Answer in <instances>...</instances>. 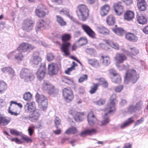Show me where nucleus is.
<instances>
[{"label": "nucleus", "instance_id": "nucleus-1", "mask_svg": "<svg viewBox=\"0 0 148 148\" xmlns=\"http://www.w3.org/2000/svg\"><path fill=\"white\" fill-rule=\"evenodd\" d=\"M78 9L76 12L78 17L82 21H85L89 15V11L87 7L82 4L78 6Z\"/></svg>", "mask_w": 148, "mask_h": 148}, {"label": "nucleus", "instance_id": "nucleus-2", "mask_svg": "<svg viewBox=\"0 0 148 148\" xmlns=\"http://www.w3.org/2000/svg\"><path fill=\"white\" fill-rule=\"evenodd\" d=\"M36 98L40 108L42 110H46L47 108L48 105L47 97L43 95H40L37 93L36 95Z\"/></svg>", "mask_w": 148, "mask_h": 148}, {"label": "nucleus", "instance_id": "nucleus-3", "mask_svg": "<svg viewBox=\"0 0 148 148\" xmlns=\"http://www.w3.org/2000/svg\"><path fill=\"white\" fill-rule=\"evenodd\" d=\"M139 77V75L135 70L134 69L128 70L126 73L125 80L131 81L132 83L134 84L136 82Z\"/></svg>", "mask_w": 148, "mask_h": 148}, {"label": "nucleus", "instance_id": "nucleus-4", "mask_svg": "<svg viewBox=\"0 0 148 148\" xmlns=\"http://www.w3.org/2000/svg\"><path fill=\"white\" fill-rule=\"evenodd\" d=\"M62 96L65 101L67 103L71 102L74 98L73 92L69 87L64 88L62 90Z\"/></svg>", "mask_w": 148, "mask_h": 148}, {"label": "nucleus", "instance_id": "nucleus-5", "mask_svg": "<svg viewBox=\"0 0 148 148\" xmlns=\"http://www.w3.org/2000/svg\"><path fill=\"white\" fill-rule=\"evenodd\" d=\"M42 86L44 89L46 90L49 95L55 96L58 94L57 91L55 88L54 86L48 82L44 81L43 84Z\"/></svg>", "mask_w": 148, "mask_h": 148}, {"label": "nucleus", "instance_id": "nucleus-6", "mask_svg": "<svg viewBox=\"0 0 148 148\" xmlns=\"http://www.w3.org/2000/svg\"><path fill=\"white\" fill-rule=\"evenodd\" d=\"M116 96L115 95H112L110 99V102L107 104V107L106 110L108 113L115 112L116 110L115 108L116 103Z\"/></svg>", "mask_w": 148, "mask_h": 148}, {"label": "nucleus", "instance_id": "nucleus-7", "mask_svg": "<svg viewBox=\"0 0 148 148\" xmlns=\"http://www.w3.org/2000/svg\"><path fill=\"white\" fill-rule=\"evenodd\" d=\"M50 23L49 20H41L37 23L36 27V29L37 33L42 32L45 28L48 26Z\"/></svg>", "mask_w": 148, "mask_h": 148}, {"label": "nucleus", "instance_id": "nucleus-8", "mask_svg": "<svg viewBox=\"0 0 148 148\" xmlns=\"http://www.w3.org/2000/svg\"><path fill=\"white\" fill-rule=\"evenodd\" d=\"M142 105L143 103L141 101L136 103L135 106L130 105L127 108V112L129 114H131L137 110L139 111L141 109Z\"/></svg>", "mask_w": 148, "mask_h": 148}, {"label": "nucleus", "instance_id": "nucleus-9", "mask_svg": "<svg viewBox=\"0 0 148 148\" xmlns=\"http://www.w3.org/2000/svg\"><path fill=\"white\" fill-rule=\"evenodd\" d=\"M34 25V23L32 20L27 18L24 21L23 23L22 28L23 30L29 32L32 29Z\"/></svg>", "mask_w": 148, "mask_h": 148}, {"label": "nucleus", "instance_id": "nucleus-10", "mask_svg": "<svg viewBox=\"0 0 148 148\" xmlns=\"http://www.w3.org/2000/svg\"><path fill=\"white\" fill-rule=\"evenodd\" d=\"M45 10L46 7L44 5L42 4L38 5L35 11L36 15L39 17H43L46 14L45 11Z\"/></svg>", "mask_w": 148, "mask_h": 148}, {"label": "nucleus", "instance_id": "nucleus-11", "mask_svg": "<svg viewBox=\"0 0 148 148\" xmlns=\"http://www.w3.org/2000/svg\"><path fill=\"white\" fill-rule=\"evenodd\" d=\"M15 104H16V102L13 101H11L10 102V105L8 108V112L11 115L17 116L19 114L17 113L18 108Z\"/></svg>", "mask_w": 148, "mask_h": 148}, {"label": "nucleus", "instance_id": "nucleus-12", "mask_svg": "<svg viewBox=\"0 0 148 148\" xmlns=\"http://www.w3.org/2000/svg\"><path fill=\"white\" fill-rule=\"evenodd\" d=\"M46 71L45 64H41L37 73L36 75L38 78L40 80L42 79L45 76Z\"/></svg>", "mask_w": 148, "mask_h": 148}, {"label": "nucleus", "instance_id": "nucleus-13", "mask_svg": "<svg viewBox=\"0 0 148 148\" xmlns=\"http://www.w3.org/2000/svg\"><path fill=\"white\" fill-rule=\"evenodd\" d=\"M20 76L21 78L24 79L25 80H29L32 77L30 71L27 69L24 68L21 70L20 72Z\"/></svg>", "mask_w": 148, "mask_h": 148}, {"label": "nucleus", "instance_id": "nucleus-14", "mask_svg": "<svg viewBox=\"0 0 148 148\" xmlns=\"http://www.w3.org/2000/svg\"><path fill=\"white\" fill-rule=\"evenodd\" d=\"M113 6L115 12L117 15L120 16L123 14L124 11V8L122 5L121 2L114 3Z\"/></svg>", "mask_w": 148, "mask_h": 148}, {"label": "nucleus", "instance_id": "nucleus-15", "mask_svg": "<svg viewBox=\"0 0 148 148\" xmlns=\"http://www.w3.org/2000/svg\"><path fill=\"white\" fill-rule=\"evenodd\" d=\"M48 70L49 73L56 74L58 71V67L56 64L51 63L48 65Z\"/></svg>", "mask_w": 148, "mask_h": 148}, {"label": "nucleus", "instance_id": "nucleus-16", "mask_svg": "<svg viewBox=\"0 0 148 148\" xmlns=\"http://www.w3.org/2000/svg\"><path fill=\"white\" fill-rule=\"evenodd\" d=\"M114 59L116 63L119 64L123 62L127 59V56L122 53H117Z\"/></svg>", "mask_w": 148, "mask_h": 148}, {"label": "nucleus", "instance_id": "nucleus-17", "mask_svg": "<svg viewBox=\"0 0 148 148\" xmlns=\"http://www.w3.org/2000/svg\"><path fill=\"white\" fill-rule=\"evenodd\" d=\"M87 119L88 124L90 125H93L95 124L97 119L92 111H91L88 113Z\"/></svg>", "mask_w": 148, "mask_h": 148}, {"label": "nucleus", "instance_id": "nucleus-18", "mask_svg": "<svg viewBox=\"0 0 148 148\" xmlns=\"http://www.w3.org/2000/svg\"><path fill=\"white\" fill-rule=\"evenodd\" d=\"M25 109L26 111L29 113H31L35 110V103L32 102L27 103L25 106Z\"/></svg>", "mask_w": 148, "mask_h": 148}, {"label": "nucleus", "instance_id": "nucleus-19", "mask_svg": "<svg viewBox=\"0 0 148 148\" xmlns=\"http://www.w3.org/2000/svg\"><path fill=\"white\" fill-rule=\"evenodd\" d=\"M32 112V113L29 115L28 119L32 122H36L38 120L39 117L40 113L37 110H36Z\"/></svg>", "mask_w": 148, "mask_h": 148}, {"label": "nucleus", "instance_id": "nucleus-20", "mask_svg": "<svg viewBox=\"0 0 148 148\" xmlns=\"http://www.w3.org/2000/svg\"><path fill=\"white\" fill-rule=\"evenodd\" d=\"M71 38L70 34H65L62 36V39L63 42V44L62 46H70V43L67 41L69 40Z\"/></svg>", "mask_w": 148, "mask_h": 148}, {"label": "nucleus", "instance_id": "nucleus-21", "mask_svg": "<svg viewBox=\"0 0 148 148\" xmlns=\"http://www.w3.org/2000/svg\"><path fill=\"white\" fill-rule=\"evenodd\" d=\"M82 27L84 31L90 36L92 38H94L95 37V34L94 32L88 26L85 24H82Z\"/></svg>", "mask_w": 148, "mask_h": 148}, {"label": "nucleus", "instance_id": "nucleus-22", "mask_svg": "<svg viewBox=\"0 0 148 148\" xmlns=\"http://www.w3.org/2000/svg\"><path fill=\"white\" fill-rule=\"evenodd\" d=\"M134 13L130 10L127 11L124 15V20L127 21H130L134 18Z\"/></svg>", "mask_w": 148, "mask_h": 148}, {"label": "nucleus", "instance_id": "nucleus-23", "mask_svg": "<svg viewBox=\"0 0 148 148\" xmlns=\"http://www.w3.org/2000/svg\"><path fill=\"white\" fill-rule=\"evenodd\" d=\"M110 9V7L108 4H105L103 6L101 9L100 13L101 15L102 16H106L109 12Z\"/></svg>", "mask_w": 148, "mask_h": 148}, {"label": "nucleus", "instance_id": "nucleus-24", "mask_svg": "<svg viewBox=\"0 0 148 148\" xmlns=\"http://www.w3.org/2000/svg\"><path fill=\"white\" fill-rule=\"evenodd\" d=\"M147 4L145 0H137V6L139 9L141 11L146 10Z\"/></svg>", "mask_w": 148, "mask_h": 148}, {"label": "nucleus", "instance_id": "nucleus-25", "mask_svg": "<svg viewBox=\"0 0 148 148\" xmlns=\"http://www.w3.org/2000/svg\"><path fill=\"white\" fill-rule=\"evenodd\" d=\"M134 122V120L133 117H130L126 121H124L120 126L121 128L123 129L126 128Z\"/></svg>", "mask_w": 148, "mask_h": 148}, {"label": "nucleus", "instance_id": "nucleus-26", "mask_svg": "<svg viewBox=\"0 0 148 148\" xmlns=\"http://www.w3.org/2000/svg\"><path fill=\"white\" fill-rule=\"evenodd\" d=\"M84 112H75L74 117L75 120L76 121H82L84 119Z\"/></svg>", "mask_w": 148, "mask_h": 148}, {"label": "nucleus", "instance_id": "nucleus-27", "mask_svg": "<svg viewBox=\"0 0 148 148\" xmlns=\"http://www.w3.org/2000/svg\"><path fill=\"white\" fill-rule=\"evenodd\" d=\"M99 86V84H96L94 83H92V85L90 87L89 92L91 94L95 93L98 89Z\"/></svg>", "mask_w": 148, "mask_h": 148}, {"label": "nucleus", "instance_id": "nucleus-28", "mask_svg": "<svg viewBox=\"0 0 148 148\" xmlns=\"http://www.w3.org/2000/svg\"><path fill=\"white\" fill-rule=\"evenodd\" d=\"M97 29L99 33L103 35H107L109 34V30L103 26L98 27Z\"/></svg>", "mask_w": 148, "mask_h": 148}, {"label": "nucleus", "instance_id": "nucleus-29", "mask_svg": "<svg viewBox=\"0 0 148 148\" xmlns=\"http://www.w3.org/2000/svg\"><path fill=\"white\" fill-rule=\"evenodd\" d=\"M125 37L127 40L130 41L135 42L138 40L137 37L134 34L131 33L127 34Z\"/></svg>", "mask_w": 148, "mask_h": 148}, {"label": "nucleus", "instance_id": "nucleus-30", "mask_svg": "<svg viewBox=\"0 0 148 148\" xmlns=\"http://www.w3.org/2000/svg\"><path fill=\"white\" fill-rule=\"evenodd\" d=\"M59 13L61 14H64L66 15L71 20H73V18L69 13V11L68 9L66 8L63 9L59 11Z\"/></svg>", "mask_w": 148, "mask_h": 148}, {"label": "nucleus", "instance_id": "nucleus-31", "mask_svg": "<svg viewBox=\"0 0 148 148\" xmlns=\"http://www.w3.org/2000/svg\"><path fill=\"white\" fill-rule=\"evenodd\" d=\"M101 58L103 60L102 63L104 65L108 66L110 64V60L108 56H101Z\"/></svg>", "mask_w": 148, "mask_h": 148}, {"label": "nucleus", "instance_id": "nucleus-32", "mask_svg": "<svg viewBox=\"0 0 148 148\" xmlns=\"http://www.w3.org/2000/svg\"><path fill=\"white\" fill-rule=\"evenodd\" d=\"M137 21L140 24L144 25L147 23L146 18L143 16H137Z\"/></svg>", "mask_w": 148, "mask_h": 148}, {"label": "nucleus", "instance_id": "nucleus-33", "mask_svg": "<svg viewBox=\"0 0 148 148\" xmlns=\"http://www.w3.org/2000/svg\"><path fill=\"white\" fill-rule=\"evenodd\" d=\"M78 132V131L76 128L75 127H72L67 130L65 133L67 134H75Z\"/></svg>", "mask_w": 148, "mask_h": 148}, {"label": "nucleus", "instance_id": "nucleus-34", "mask_svg": "<svg viewBox=\"0 0 148 148\" xmlns=\"http://www.w3.org/2000/svg\"><path fill=\"white\" fill-rule=\"evenodd\" d=\"M112 30L115 34L120 36L123 35L125 33V31L121 28L112 29Z\"/></svg>", "mask_w": 148, "mask_h": 148}, {"label": "nucleus", "instance_id": "nucleus-35", "mask_svg": "<svg viewBox=\"0 0 148 148\" xmlns=\"http://www.w3.org/2000/svg\"><path fill=\"white\" fill-rule=\"evenodd\" d=\"M115 21V19L113 15H110L107 17V22L108 25H113Z\"/></svg>", "mask_w": 148, "mask_h": 148}, {"label": "nucleus", "instance_id": "nucleus-36", "mask_svg": "<svg viewBox=\"0 0 148 148\" xmlns=\"http://www.w3.org/2000/svg\"><path fill=\"white\" fill-rule=\"evenodd\" d=\"M2 123L4 125H7L11 121V118L10 117L3 116Z\"/></svg>", "mask_w": 148, "mask_h": 148}, {"label": "nucleus", "instance_id": "nucleus-37", "mask_svg": "<svg viewBox=\"0 0 148 148\" xmlns=\"http://www.w3.org/2000/svg\"><path fill=\"white\" fill-rule=\"evenodd\" d=\"M107 113L105 114L104 116V119L101 122V124L100 125V126H102L105 125L109 123L110 121L108 117L106 116Z\"/></svg>", "mask_w": 148, "mask_h": 148}, {"label": "nucleus", "instance_id": "nucleus-38", "mask_svg": "<svg viewBox=\"0 0 148 148\" xmlns=\"http://www.w3.org/2000/svg\"><path fill=\"white\" fill-rule=\"evenodd\" d=\"M56 18L57 22L60 25L63 26L66 25V22L61 16L57 15L56 16Z\"/></svg>", "mask_w": 148, "mask_h": 148}, {"label": "nucleus", "instance_id": "nucleus-39", "mask_svg": "<svg viewBox=\"0 0 148 148\" xmlns=\"http://www.w3.org/2000/svg\"><path fill=\"white\" fill-rule=\"evenodd\" d=\"M41 60L42 59L38 56H34L32 61L33 64L37 65H38L39 62H40Z\"/></svg>", "mask_w": 148, "mask_h": 148}, {"label": "nucleus", "instance_id": "nucleus-40", "mask_svg": "<svg viewBox=\"0 0 148 148\" xmlns=\"http://www.w3.org/2000/svg\"><path fill=\"white\" fill-rule=\"evenodd\" d=\"M101 85H103V87L105 88H106L108 86V84L107 81L104 78H100L97 79Z\"/></svg>", "mask_w": 148, "mask_h": 148}, {"label": "nucleus", "instance_id": "nucleus-41", "mask_svg": "<svg viewBox=\"0 0 148 148\" xmlns=\"http://www.w3.org/2000/svg\"><path fill=\"white\" fill-rule=\"evenodd\" d=\"M72 64L73 65H71L70 68H68L67 70L65 71V73L66 74L69 75L70 74V72L75 70V66H77V64L74 62H72Z\"/></svg>", "mask_w": 148, "mask_h": 148}, {"label": "nucleus", "instance_id": "nucleus-42", "mask_svg": "<svg viewBox=\"0 0 148 148\" xmlns=\"http://www.w3.org/2000/svg\"><path fill=\"white\" fill-rule=\"evenodd\" d=\"M62 81L68 85H71L73 83V80L67 77H64L62 78Z\"/></svg>", "mask_w": 148, "mask_h": 148}, {"label": "nucleus", "instance_id": "nucleus-43", "mask_svg": "<svg viewBox=\"0 0 148 148\" xmlns=\"http://www.w3.org/2000/svg\"><path fill=\"white\" fill-rule=\"evenodd\" d=\"M7 88V85L4 82L0 81V93L4 91Z\"/></svg>", "mask_w": 148, "mask_h": 148}, {"label": "nucleus", "instance_id": "nucleus-44", "mask_svg": "<svg viewBox=\"0 0 148 148\" xmlns=\"http://www.w3.org/2000/svg\"><path fill=\"white\" fill-rule=\"evenodd\" d=\"M113 82L116 84H119L121 82V78L119 74L111 78Z\"/></svg>", "mask_w": 148, "mask_h": 148}, {"label": "nucleus", "instance_id": "nucleus-45", "mask_svg": "<svg viewBox=\"0 0 148 148\" xmlns=\"http://www.w3.org/2000/svg\"><path fill=\"white\" fill-rule=\"evenodd\" d=\"M32 97V95L29 92H26L23 95V98L25 101H30Z\"/></svg>", "mask_w": 148, "mask_h": 148}, {"label": "nucleus", "instance_id": "nucleus-46", "mask_svg": "<svg viewBox=\"0 0 148 148\" xmlns=\"http://www.w3.org/2000/svg\"><path fill=\"white\" fill-rule=\"evenodd\" d=\"M61 49L65 56H69L70 54V52L69 47H61Z\"/></svg>", "mask_w": 148, "mask_h": 148}, {"label": "nucleus", "instance_id": "nucleus-47", "mask_svg": "<svg viewBox=\"0 0 148 148\" xmlns=\"http://www.w3.org/2000/svg\"><path fill=\"white\" fill-rule=\"evenodd\" d=\"M88 63L94 66H99L98 61L95 59H91L88 60Z\"/></svg>", "mask_w": 148, "mask_h": 148}, {"label": "nucleus", "instance_id": "nucleus-48", "mask_svg": "<svg viewBox=\"0 0 148 148\" xmlns=\"http://www.w3.org/2000/svg\"><path fill=\"white\" fill-rule=\"evenodd\" d=\"M21 140L23 143L25 142L27 143H31L32 141V139L27 136H22L21 138Z\"/></svg>", "mask_w": 148, "mask_h": 148}, {"label": "nucleus", "instance_id": "nucleus-49", "mask_svg": "<svg viewBox=\"0 0 148 148\" xmlns=\"http://www.w3.org/2000/svg\"><path fill=\"white\" fill-rule=\"evenodd\" d=\"M55 127L57 129L59 127V126L61 125V121L58 117L56 116L54 120Z\"/></svg>", "mask_w": 148, "mask_h": 148}, {"label": "nucleus", "instance_id": "nucleus-50", "mask_svg": "<svg viewBox=\"0 0 148 148\" xmlns=\"http://www.w3.org/2000/svg\"><path fill=\"white\" fill-rule=\"evenodd\" d=\"M78 42L79 45L82 46L86 44L87 41L86 37H83L80 38L78 41Z\"/></svg>", "mask_w": 148, "mask_h": 148}, {"label": "nucleus", "instance_id": "nucleus-51", "mask_svg": "<svg viewBox=\"0 0 148 148\" xmlns=\"http://www.w3.org/2000/svg\"><path fill=\"white\" fill-rule=\"evenodd\" d=\"M19 50L21 49L22 51H20V52H25V51L29 52L31 50H32L33 48L32 47H18Z\"/></svg>", "mask_w": 148, "mask_h": 148}, {"label": "nucleus", "instance_id": "nucleus-52", "mask_svg": "<svg viewBox=\"0 0 148 148\" xmlns=\"http://www.w3.org/2000/svg\"><path fill=\"white\" fill-rule=\"evenodd\" d=\"M103 41L107 45L110 46H117L115 43L110 40H103Z\"/></svg>", "mask_w": 148, "mask_h": 148}, {"label": "nucleus", "instance_id": "nucleus-53", "mask_svg": "<svg viewBox=\"0 0 148 148\" xmlns=\"http://www.w3.org/2000/svg\"><path fill=\"white\" fill-rule=\"evenodd\" d=\"M35 127L33 125L29 126L28 129V131L29 136H32L34 132V129Z\"/></svg>", "mask_w": 148, "mask_h": 148}, {"label": "nucleus", "instance_id": "nucleus-54", "mask_svg": "<svg viewBox=\"0 0 148 148\" xmlns=\"http://www.w3.org/2000/svg\"><path fill=\"white\" fill-rule=\"evenodd\" d=\"M85 130L87 135H90L95 134L97 132L96 130L94 129H92L90 130L86 129Z\"/></svg>", "mask_w": 148, "mask_h": 148}, {"label": "nucleus", "instance_id": "nucleus-55", "mask_svg": "<svg viewBox=\"0 0 148 148\" xmlns=\"http://www.w3.org/2000/svg\"><path fill=\"white\" fill-rule=\"evenodd\" d=\"M7 73L12 77H13L15 75L14 70L10 67L9 70H8Z\"/></svg>", "mask_w": 148, "mask_h": 148}, {"label": "nucleus", "instance_id": "nucleus-56", "mask_svg": "<svg viewBox=\"0 0 148 148\" xmlns=\"http://www.w3.org/2000/svg\"><path fill=\"white\" fill-rule=\"evenodd\" d=\"M54 56L51 53L47 54V60L48 61H51L54 59Z\"/></svg>", "mask_w": 148, "mask_h": 148}, {"label": "nucleus", "instance_id": "nucleus-57", "mask_svg": "<svg viewBox=\"0 0 148 148\" xmlns=\"http://www.w3.org/2000/svg\"><path fill=\"white\" fill-rule=\"evenodd\" d=\"M88 77V75L86 74H84L80 77L78 81L80 83L82 82L85 81L87 80Z\"/></svg>", "mask_w": 148, "mask_h": 148}, {"label": "nucleus", "instance_id": "nucleus-58", "mask_svg": "<svg viewBox=\"0 0 148 148\" xmlns=\"http://www.w3.org/2000/svg\"><path fill=\"white\" fill-rule=\"evenodd\" d=\"M109 74L110 75L113 76V77L116 76L119 74L117 73L115 70L114 69H110L109 70Z\"/></svg>", "mask_w": 148, "mask_h": 148}, {"label": "nucleus", "instance_id": "nucleus-59", "mask_svg": "<svg viewBox=\"0 0 148 148\" xmlns=\"http://www.w3.org/2000/svg\"><path fill=\"white\" fill-rule=\"evenodd\" d=\"M10 139L12 142H14L18 144H21L23 143V141L19 139L18 138H11Z\"/></svg>", "mask_w": 148, "mask_h": 148}, {"label": "nucleus", "instance_id": "nucleus-60", "mask_svg": "<svg viewBox=\"0 0 148 148\" xmlns=\"http://www.w3.org/2000/svg\"><path fill=\"white\" fill-rule=\"evenodd\" d=\"M106 101L105 99H100L96 102V103L98 105H102L105 103Z\"/></svg>", "mask_w": 148, "mask_h": 148}, {"label": "nucleus", "instance_id": "nucleus-61", "mask_svg": "<svg viewBox=\"0 0 148 148\" xmlns=\"http://www.w3.org/2000/svg\"><path fill=\"white\" fill-rule=\"evenodd\" d=\"M86 52L91 55L95 54L96 53V51L92 48L87 49Z\"/></svg>", "mask_w": 148, "mask_h": 148}, {"label": "nucleus", "instance_id": "nucleus-62", "mask_svg": "<svg viewBox=\"0 0 148 148\" xmlns=\"http://www.w3.org/2000/svg\"><path fill=\"white\" fill-rule=\"evenodd\" d=\"M10 132L11 134L16 136H18L20 134L19 132L16 131L14 129H10Z\"/></svg>", "mask_w": 148, "mask_h": 148}, {"label": "nucleus", "instance_id": "nucleus-63", "mask_svg": "<svg viewBox=\"0 0 148 148\" xmlns=\"http://www.w3.org/2000/svg\"><path fill=\"white\" fill-rule=\"evenodd\" d=\"M123 88V85H119L116 87L115 88V91L116 92H120L121 91Z\"/></svg>", "mask_w": 148, "mask_h": 148}, {"label": "nucleus", "instance_id": "nucleus-64", "mask_svg": "<svg viewBox=\"0 0 148 148\" xmlns=\"http://www.w3.org/2000/svg\"><path fill=\"white\" fill-rule=\"evenodd\" d=\"M144 119L143 117L140 119L137 120L135 123V126H136L141 123L144 121Z\"/></svg>", "mask_w": 148, "mask_h": 148}]
</instances>
